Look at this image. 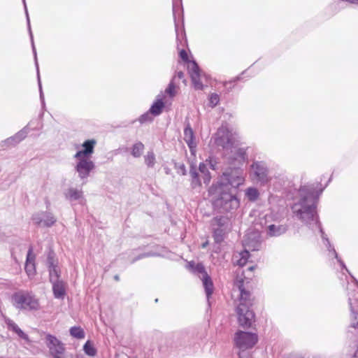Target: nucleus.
<instances>
[{"label": "nucleus", "instance_id": "1", "mask_svg": "<svg viewBox=\"0 0 358 358\" xmlns=\"http://www.w3.org/2000/svg\"><path fill=\"white\" fill-rule=\"evenodd\" d=\"M299 194L300 196L299 200L292 206L294 216L310 228L313 229L316 227L320 229L322 238L329 252H332V254L338 259L341 266L348 271L343 262L338 259L336 250L334 248H331L329 239L325 236L321 228L316 211L317 196L315 194L314 188L310 186H304L300 188Z\"/></svg>", "mask_w": 358, "mask_h": 358}, {"label": "nucleus", "instance_id": "2", "mask_svg": "<svg viewBox=\"0 0 358 358\" xmlns=\"http://www.w3.org/2000/svg\"><path fill=\"white\" fill-rule=\"evenodd\" d=\"M255 268L256 266H252L245 271L241 268H238L236 271L234 292L238 293L236 301V313L238 324L243 327H250L255 321V314L251 310L253 298L250 290V280Z\"/></svg>", "mask_w": 358, "mask_h": 358}, {"label": "nucleus", "instance_id": "3", "mask_svg": "<svg viewBox=\"0 0 358 358\" xmlns=\"http://www.w3.org/2000/svg\"><path fill=\"white\" fill-rule=\"evenodd\" d=\"M227 183L217 182L212 186L210 194L213 196L214 205L222 211L229 212L238 208L240 202L236 196L235 189L245 181L244 173L240 168L223 173Z\"/></svg>", "mask_w": 358, "mask_h": 358}, {"label": "nucleus", "instance_id": "4", "mask_svg": "<svg viewBox=\"0 0 358 358\" xmlns=\"http://www.w3.org/2000/svg\"><path fill=\"white\" fill-rule=\"evenodd\" d=\"M96 143L94 139L85 141L82 145L83 149L78 151L73 157L76 159L75 170L81 180L87 179L95 168L91 155Z\"/></svg>", "mask_w": 358, "mask_h": 358}, {"label": "nucleus", "instance_id": "5", "mask_svg": "<svg viewBox=\"0 0 358 358\" xmlns=\"http://www.w3.org/2000/svg\"><path fill=\"white\" fill-rule=\"evenodd\" d=\"M258 341V336L255 333L238 331L234 336L235 347L238 350L239 358H250V350Z\"/></svg>", "mask_w": 358, "mask_h": 358}, {"label": "nucleus", "instance_id": "6", "mask_svg": "<svg viewBox=\"0 0 358 358\" xmlns=\"http://www.w3.org/2000/svg\"><path fill=\"white\" fill-rule=\"evenodd\" d=\"M11 303L17 309L36 310L40 308L38 299L32 293L23 290L13 294Z\"/></svg>", "mask_w": 358, "mask_h": 358}, {"label": "nucleus", "instance_id": "7", "mask_svg": "<svg viewBox=\"0 0 358 358\" xmlns=\"http://www.w3.org/2000/svg\"><path fill=\"white\" fill-rule=\"evenodd\" d=\"M187 268L193 273L199 275L203 282L208 300L213 292L214 287L210 277L205 271L203 265L201 263L196 264L194 262H188Z\"/></svg>", "mask_w": 358, "mask_h": 358}, {"label": "nucleus", "instance_id": "8", "mask_svg": "<svg viewBox=\"0 0 358 358\" xmlns=\"http://www.w3.org/2000/svg\"><path fill=\"white\" fill-rule=\"evenodd\" d=\"M234 139V135L229 128L222 126L215 134V142L218 146L227 150L233 147Z\"/></svg>", "mask_w": 358, "mask_h": 358}, {"label": "nucleus", "instance_id": "9", "mask_svg": "<svg viewBox=\"0 0 358 358\" xmlns=\"http://www.w3.org/2000/svg\"><path fill=\"white\" fill-rule=\"evenodd\" d=\"M252 174L257 182L262 185L267 183L270 180L268 169L263 162H255L251 166Z\"/></svg>", "mask_w": 358, "mask_h": 358}, {"label": "nucleus", "instance_id": "10", "mask_svg": "<svg viewBox=\"0 0 358 358\" xmlns=\"http://www.w3.org/2000/svg\"><path fill=\"white\" fill-rule=\"evenodd\" d=\"M46 344L49 348L50 353L54 358H65L64 344L56 337L48 335L46 336Z\"/></svg>", "mask_w": 358, "mask_h": 358}, {"label": "nucleus", "instance_id": "11", "mask_svg": "<svg viewBox=\"0 0 358 358\" xmlns=\"http://www.w3.org/2000/svg\"><path fill=\"white\" fill-rule=\"evenodd\" d=\"M231 155L228 157L229 164L232 169H234L236 166L238 169L240 166H242L247 161L248 156L245 150L243 148H236L234 146L231 147Z\"/></svg>", "mask_w": 358, "mask_h": 358}, {"label": "nucleus", "instance_id": "12", "mask_svg": "<svg viewBox=\"0 0 358 358\" xmlns=\"http://www.w3.org/2000/svg\"><path fill=\"white\" fill-rule=\"evenodd\" d=\"M34 223L38 226L50 227L57 221L52 213L49 212L36 213L32 216Z\"/></svg>", "mask_w": 358, "mask_h": 358}, {"label": "nucleus", "instance_id": "13", "mask_svg": "<svg viewBox=\"0 0 358 358\" xmlns=\"http://www.w3.org/2000/svg\"><path fill=\"white\" fill-rule=\"evenodd\" d=\"M188 70L195 89L202 90L203 87L202 78L204 76L201 73V71L196 62L192 61L189 62L188 65Z\"/></svg>", "mask_w": 358, "mask_h": 358}, {"label": "nucleus", "instance_id": "14", "mask_svg": "<svg viewBox=\"0 0 358 358\" xmlns=\"http://www.w3.org/2000/svg\"><path fill=\"white\" fill-rule=\"evenodd\" d=\"M245 250L256 251L261 247L260 236L257 232L250 233L245 235L243 239Z\"/></svg>", "mask_w": 358, "mask_h": 358}, {"label": "nucleus", "instance_id": "15", "mask_svg": "<svg viewBox=\"0 0 358 358\" xmlns=\"http://www.w3.org/2000/svg\"><path fill=\"white\" fill-rule=\"evenodd\" d=\"M22 1H23L24 5V9H25V13H26V15H27V24H28V28H29V34H30V37H31V44H32V49H33V52H34V59H35V64H36V70H37V77H38V87H39V91H40V98H41V100L42 101V103L43 104L44 103V96H43V91H42V86H41V79H40L39 69H38V64L37 57H36V48H35V46H34V43L33 35H32V33H31V31L30 21H29V15H28V11H27L25 0H22Z\"/></svg>", "mask_w": 358, "mask_h": 358}, {"label": "nucleus", "instance_id": "16", "mask_svg": "<svg viewBox=\"0 0 358 358\" xmlns=\"http://www.w3.org/2000/svg\"><path fill=\"white\" fill-rule=\"evenodd\" d=\"M47 264L49 270L50 282L59 280L60 268L57 261L54 259L52 254L50 253L48 257Z\"/></svg>", "mask_w": 358, "mask_h": 358}, {"label": "nucleus", "instance_id": "17", "mask_svg": "<svg viewBox=\"0 0 358 358\" xmlns=\"http://www.w3.org/2000/svg\"><path fill=\"white\" fill-rule=\"evenodd\" d=\"M64 196L70 202L78 201L79 203H83L85 201L83 191L77 188L70 187L67 189L64 192Z\"/></svg>", "mask_w": 358, "mask_h": 358}, {"label": "nucleus", "instance_id": "18", "mask_svg": "<svg viewBox=\"0 0 358 358\" xmlns=\"http://www.w3.org/2000/svg\"><path fill=\"white\" fill-rule=\"evenodd\" d=\"M184 140L187 144L191 153L194 155L196 152V142L195 140V136L194 135L193 130L192 129L189 124L185 128L184 130Z\"/></svg>", "mask_w": 358, "mask_h": 358}, {"label": "nucleus", "instance_id": "19", "mask_svg": "<svg viewBox=\"0 0 358 358\" xmlns=\"http://www.w3.org/2000/svg\"><path fill=\"white\" fill-rule=\"evenodd\" d=\"M52 283V291L56 299H64L66 295V283L62 280L51 282Z\"/></svg>", "mask_w": 358, "mask_h": 358}, {"label": "nucleus", "instance_id": "20", "mask_svg": "<svg viewBox=\"0 0 358 358\" xmlns=\"http://www.w3.org/2000/svg\"><path fill=\"white\" fill-rule=\"evenodd\" d=\"M35 255L33 254V249L30 248L27 255L25 271L29 276H33L35 273Z\"/></svg>", "mask_w": 358, "mask_h": 358}, {"label": "nucleus", "instance_id": "21", "mask_svg": "<svg viewBox=\"0 0 358 358\" xmlns=\"http://www.w3.org/2000/svg\"><path fill=\"white\" fill-rule=\"evenodd\" d=\"M287 230L285 224H270L267 227V234L270 236H279L284 234Z\"/></svg>", "mask_w": 358, "mask_h": 358}, {"label": "nucleus", "instance_id": "22", "mask_svg": "<svg viewBox=\"0 0 358 358\" xmlns=\"http://www.w3.org/2000/svg\"><path fill=\"white\" fill-rule=\"evenodd\" d=\"M29 133V129L26 127L23 128L22 130H20L19 132H17L15 135H14L12 137H10L7 138L5 141V143L15 145L22 141L27 135Z\"/></svg>", "mask_w": 358, "mask_h": 358}, {"label": "nucleus", "instance_id": "23", "mask_svg": "<svg viewBox=\"0 0 358 358\" xmlns=\"http://www.w3.org/2000/svg\"><path fill=\"white\" fill-rule=\"evenodd\" d=\"M249 257L248 250H244L241 252L234 255L233 262L239 266H243L247 263Z\"/></svg>", "mask_w": 358, "mask_h": 358}, {"label": "nucleus", "instance_id": "24", "mask_svg": "<svg viewBox=\"0 0 358 358\" xmlns=\"http://www.w3.org/2000/svg\"><path fill=\"white\" fill-rule=\"evenodd\" d=\"M6 324L8 329L15 332L20 338L27 341H29L28 336L25 333H24L13 320L10 319H6Z\"/></svg>", "mask_w": 358, "mask_h": 358}, {"label": "nucleus", "instance_id": "25", "mask_svg": "<svg viewBox=\"0 0 358 358\" xmlns=\"http://www.w3.org/2000/svg\"><path fill=\"white\" fill-rule=\"evenodd\" d=\"M349 304L352 312V317L354 321H352L350 327L353 329L358 328V303L356 301H352L349 299Z\"/></svg>", "mask_w": 358, "mask_h": 358}, {"label": "nucleus", "instance_id": "26", "mask_svg": "<svg viewBox=\"0 0 358 358\" xmlns=\"http://www.w3.org/2000/svg\"><path fill=\"white\" fill-rule=\"evenodd\" d=\"M189 175L191 176V186L193 189H196L198 187H200L201 185V180L199 179V175L197 172L195 167H193L192 166L190 168L189 170Z\"/></svg>", "mask_w": 358, "mask_h": 358}, {"label": "nucleus", "instance_id": "27", "mask_svg": "<svg viewBox=\"0 0 358 358\" xmlns=\"http://www.w3.org/2000/svg\"><path fill=\"white\" fill-rule=\"evenodd\" d=\"M199 170L201 173L203 182L208 185L210 181V175L207 169V164L205 163H201L199 166Z\"/></svg>", "mask_w": 358, "mask_h": 358}, {"label": "nucleus", "instance_id": "28", "mask_svg": "<svg viewBox=\"0 0 358 358\" xmlns=\"http://www.w3.org/2000/svg\"><path fill=\"white\" fill-rule=\"evenodd\" d=\"M164 106L163 101L161 99H158L150 108V113L155 116L159 115L162 113Z\"/></svg>", "mask_w": 358, "mask_h": 358}, {"label": "nucleus", "instance_id": "29", "mask_svg": "<svg viewBox=\"0 0 358 358\" xmlns=\"http://www.w3.org/2000/svg\"><path fill=\"white\" fill-rule=\"evenodd\" d=\"M144 145L141 142H137L131 148V155L134 157H140L143 152Z\"/></svg>", "mask_w": 358, "mask_h": 358}, {"label": "nucleus", "instance_id": "30", "mask_svg": "<svg viewBox=\"0 0 358 358\" xmlns=\"http://www.w3.org/2000/svg\"><path fill=\"white\" fill-rule=\"evenodd\" d=\"M145 164L148 168L154 167L156 163L155 155L153 151H149L144 156Z\"/></svg>", "mask_w": 358, "mask_h": 358}, {"label": "nucleus", "instance_id": "31", "mask_svg": "<svg viewBox=\"0 0 358 358\" xmlns=\"http://www.w3.org/2000/svg\"><path fill=\"white\" fill-rule=\"evenodd\" d=\"M245 196L249 201H255L258 199L259 193L257 189L249 187L245 190Z\"/></svg>", "mask_w": 358, "mask_h": 358}, {"label": "nucleus", "instance_id": "32", "mask_svg": "<svg viewBox=\"0 0 358 358\" xmlns=\"http://www.w3.org/2000/svg\"><path fill=\"white\" fill-rule=\"evenodd\" d=\"M70 334L76 338L81 339L85 337L84 331L78 327H73L70 329Z\"/></svg>", "mask_w": 358, "mask_h": 358}, {"label": "nucleus", "instance_id": "33", "mask_svg": "<svg viewBox=\"0 0 358 358\" xmlns=\"http://www.w3.org/2000/svg\"><path fill=\"white\" fill-rule=\"evenodd\" d=\"M224 231L222 228H217L214 230L213 237L216 243H220L224 240Z\"/></svg>", "mask_w": 358, "mask_h": 358}, {"label": "nucleus", "instance_id": "34", "mask_svg": "<svg viewBox=\"0 0 358 358\" xmlns=\"http://www.w3.org/2000/svg\"><path fill=\"white\" fill-rule=\"evenodd\" d=\"M83 350L85 352L90 356H94L96 355V350L94 348L93 345L90 343V341H87L83 347Z\"/></svg>", "mask_w": 358, "mask_h": 358}, {"label": "nucleus", "instance_id": "35", "mask_svg": "<svg viewBox=\"0 0 358 358\" xmlns=\"http://www.w3.org/2000/svg\"><path fill=\"white\" fill-rule=\"evenodd\" d=\"M209 104L210 106L213 108L215 106H216L219 102H220V96L219 94H216V93H212L210 96H209Z\"/></svg>", "mask_w": 358, "mask_h": 358}, {"label": "nucleus", "instance_id": "36", "mask_svg": "<svg viewBox=\"0 0 358 358\" xmlns=\"http://www.w3.org/2000/svg\"><path fill=\"white\" fill-rule=\"evenodd\" d=\"M165 92L166 94H168L171 97H173L176 95V86L172 82L170 83V84L169 85L168 87L166 88Z\"/></svg>", "mask_w": 358, "mask_h": 358}, {"label": "nucleus", "instance_id": "37", "mask_svg": "<svg viewBox=\"0 0 358 358\" xmlns=\"http://www.w3.org/2000/svg\"><path fill=\"white\" fill-rule=\"evenodd\" d=\"M205 164L209 165L210 169L213 170H215L217 169V161L213 157H209V158L206 160Z\"/></svg>", "mask_w": 358, "mask_h": 358}, {"label": "nucleus", "instance_id": "38", "mask_svg": "<svg viewBox=\"0 0 358 358\" xmlns=\"http://www.w3.org/2000/svg\"><path fill=\"white\" fill-rule=\"evenodd\" d=\"M151 120H152V117H151V115H150V113H145V114L142 115L140 117V118H139V121L141 123H143V122H148V121H151Z\"/></svg>", "mask_w": 358, "mask_h": 358}, {"label": "nucleus", "instance_id": "39", "mask_svg": "<svg viewBox=\"0 0 358 358\" xmlns=\"http://www.w3.org/2000/svg\"><path fill=\"white\" fill-rule=\"evenodd\" d=\"M180 58L183 60V61H187L188 59V56H187V53L186 52V51L185 50H181L180 51Z\"/></svg>", "mask_w": 358, "mask_h": 358}, {"label": "nucleus", "instance_id": "40", "mask_svg": "<svg viewBox=\"0 0 358 358\" xmlns=\"http://www.w3.org/2000/svg\"><path fill=\"white\" fill-rule=\"evenodd\" d=\"M148 256H149V255H148V254H147V253H143V254L141 255L140 256H138L137 258H135L134 259H133V260H132V262H136V260H138V259H141V258H143V257H148Z\"/></svg>", "mask_w": 358, "mask_h": 358}, {"label": "nucleus", "instance_id": "41", "mask_svg": "<svg viewBox=\"0 0 358 358\" xmlns=\"http://www.w3.org/2000/svg\"><path fill=\"white\" fill-rule=\"evenodd\" d=\"M176 76H177L178 78L181 79V78H182L184 77V73H183V72H182V71H178V72H177V73H176Z\"/></svg>", "mask_w": 358, "mask_h": 358}, {"label": "nucleus", "instance_id": "42", "mask_svg": "<svg viewBox=\"0 0 358 358\" xmlns=\"http://www.w3.org/2000/svg\"><path fill=\"white\" fill-rule=\"evenodd\" d=\"M180 2V0H174L173 2V9L175 8V7L178 5Z\"/></svg>", "mask_w": 358, "mask_h": 358}, {"label": "nucleus", "instance_id": "43", "mask_svg": "<svg viewBox=\"0 0 358 358\" xmlns=\"http://www.w3.org/2000/svg\"><path fill=\"white\" fill-rule=\"evenodd\" d=\"M180 169H181V171H182V175H185V173H186V171H185V166H184V165H182V166H181V167H180Z\"/></svg>", "mask_w": 358, "mask_h": 358}, {"label": "nucleus", "instance_id": "44", "mask_svg": "<svg viewBox=\"0 0 358 358\" xmlns=\"http://www.w3.org/2000/svg\"><path fill=\"white\" fill-rule=\"evenodd\" d=\"M176 35H177V38H178V26L177 25H176Z\"/></svg>", "mask_w": 358, "mask_h": 358}, {"label": "nucleus", "instance_id": "45", "mask_svg": "<svg viewBox=\"0 0 358 358\" xmlns=\"http://www.w3.org/2000/svg\"><path fill=\"white\" fill-rule=\"evenodd\" d=\"M207 244H208V243H203L202 247H203V248H205V247L206 246V245H207Z\"/></svg>", "mask_w": 358, "mask_h": 358}, {"label": "nucleus", "instance_id": "46", "mask_svg": "<svg viewBox=\"0 0 358 358\" xmlns=\"http://www.w3.org/2000/svg\"><path fill=\"white\" fill-rule=\"evenodd\" d=\"M115 279L116 280H119V276H118V275H115Z\"/></svg>", "mask_w": 358, "mask_h": 358}]
</instances>
